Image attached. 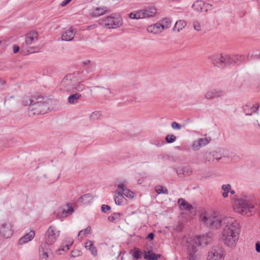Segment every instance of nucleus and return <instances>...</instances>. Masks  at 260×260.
Returning a JSON list of instances; mask_svg holds the SVG:
<instances>
[{
    "label": "nucleus",
    "mask_w": 260,
    "mask_h": 260,
    "mask_svg": "<svg viewBox=\"0 0 260 260\" xmlns=\"http://www.w3.org/2000/svg\"><path fill=\"white\" fill-rule=\"evenodd\" d=\"M199 220L212 229H218L223 226L221 239L224 244L230 248L236 246L240 233V226L239 222L235 218L229 216L221 219L217 217L216 213L209 215L204 212L201 214Z\"/></svg>",
    "instance_id": "f257e3e1"
},
{
    "label": "nucleus",
    "mask_w": 260,
    "mask_h": 260,
    "mask_svg": "<svg viewBox=\"0 0 260 260\" xmlns=\"http://www.w3.org/2000/svg\"><path fill=\"white\" fill-rule=\"evenodd\" d=\"M233 206V209L236 212L247 217L254 215L256 210L252 202L246 198L235 200Z\"/></svg>",
    "instance_id": "f03ea898"
},
{
    "label": "nucleus",
    "mask_w": 260,
    "mask_h": 260,
    "mask_svg": "<svg viewBox=\"0 0 260 260\" xmlns=\"http://www.w3.org/2000/svg\"><path fill=\"white\" fill-rule=\"evenodd\" d=\"M44 98L39 96L37 98L34 97L28 99L27 101H24L23 104L25 105L29 104L28 109L29 115L44 114L47 112L49 109L48 104L43 101Z\"/></svg>",
    "instance_id": "7ed1b4c3"
},
{
    "label": "nucleus",
    "mask_w": 260,
    "mask_h": 260,
    "mask_svg": "<svg viewBox=\"0 0 260 260\" xmlns=\"http://www.w3.org/2000/svg\"><path fill=\"white\" fill-rule=\"evenodd\" d=\"M208 60L218 68H223L228 66L236 63L237 58L223 53H214L208 56Z\"/></svg>",
    "instance_id": "20e7f679"
},
{
    "label": "nucleus",
    "mask_w": 260,
    "mask_h": 260,
    "mask_svg": "<svg viewBox=\"0 0 260 260\" xmlns=\"http://www.w3.org/2000/svg\"><path fill=\"white\" fill-rule=\"evenodd\" d=\"M198 241V239L194 238L188 241L187 253L188 260H196L198 257V251L200 247Z\"/></svg>",
    "instance_id": "39448f33"
},
{
    "label": "nucleus",
    "mask_w": 260,
    "mask_h": 260,
    "mask_svg": "<svg viewBox=\"0 0 260 260\" xmlns=\"http://www.w3.org/2000/svg\"><path fill=\"white\" fill-rule=\"evenodd\" d=\"M100 24L108 28H116L122 25V18L120 16H109L105 19L100 20Z\"/></svg>",
    "instance_id": "423d86ee"
},
{
    "label": "nucleus",
    "mask_w": 260,
    "mask_h": 260,
    "mask_svg": "<svg viewBox=\"0 0 260 260\" xmlns=\"http://www.w3.org/2000/svg\"><path fill=\"white\" fill-rule=\"evenodd\" d=\"M77 73L70 74L65 76L62 80L60 86L64 91H72L73 87L77 82Z\"/></svg>",
    "instance_id": "0eeeda50"
},
{
    "label": "nucleus",
    "mask_w": 260,
    "mask_h": 260,
    "mask_svg": "<svg viewBox=\"0 0 260 260\" xmlns=\"http://www.w3.org/2000/svg\"><path fill=\"white\" fill-rule=\"evenodd\" d=\"M156 13V10L155 8L152 7L132 12L129 14V17L131 19H142L153 17Z\"/></svg>",
    "instance_id": "6e6552de"
},
{
    "label": "nucleus",
    "mask_w": 260,
    "mask_h": 260,
    "mask_svg": "<svg viewBox=\"0 0 260 260\" xmlns=\"http://www.w3.org/2000/svg\"><path fill=\"white\" fill-rule=\"evenodd\" d=\"M60 232L55 226H50L46 232L45 235V243L49 246L53 244L57 240L59 236Z\"/></svg>",
    "instance_id": "1a4fd4ad"
},
{
    "label": "nucleus",
    "mask_w": 260,
    "mask_h": 260,
    "mask_svg": "<svg viewBox=\"0 0 260 260\" xmlns=\"http://www.w3.org/2000/svg\"><path fill=\"white\" fill-rule=\"evenodd\" d=\"M224 251L220 245L212 247L208 254L209 260H224Z\"/></svg>",
    "instance_id": "9d476101"
},
{
    "label": "nucleus",
    "mask_w": 260,
    "mask_h": 260,
    "mask_svg": "<svg viewBox=\"0 0 260 260\" xmlns=\"http://www.w3.org/2000/svg\"><path fill=\"white\" fill-rule=\"evenodd\" d=\"M87 72L85 71L78 72L77 73V83H75L72 92H81L84 90L85 86L81 83L89 78V77H86L85 74Z\"/></svg>",
    "instance_id": "9b49d317"
},
{
    "label": "nucleus",
    "mask_w": 260,
    "mask_h": 260,
    "mask_svg": "<svg viewBox=\"0 0 260 260\" xmlns=\"http://www.w3.org/2000/svg\"><path fill=\"white\" fill-rule=\"evenodd\" d=\"M53 253L46 244H42L39 248L40 260H52Z\"/></svg>",
    "instance_id": "f8f14e48"
},
{
    "label": "nucleus",
    "mask_w": 260,
    "mask_h": 260,
    "mask_svg": "<svg viewBox=\"0 0 260 260\" xmlns=\"http://www.w3.org/2000/svg\"><path fill=\"white\" fill-rule=\"evenodd\" d=\"M224 94V91L219 89H211L208 90L204 94V98L206 100H210L214 99H218L222 97Z\"/></svg>",
    "instance_id": "ddd939ff"
},
{
    "label": "nucleus",
    "mask_w": 260,
    "mask_h": 260,
    "mask_svg": "<svg viewBox=\"0 0 260 260\" xmlns=\"http://www.w3.org/2000/svg\"><path fill=\"white\" fill-rule=\"evenodd\" d=\"M210 138H200L193 142L191 148L193 151H197L201 147L207 145L211 141Z\"/></svg>",
    "instance_id": "4468645a"
},
{
    "label": "nucleus",
    "mask_w": 260,
    "mask_h": 260,
    "mask_svg": "<svg viewBox=\"0 0 260 260\" xmlns=\"http://www.w3.org/2000/svg\"><path fill=\"white\" fill-rule=\"evenodd\" d=\"M0 235L5 238H9L12 236V225L10 223L5 222L2 224Z\"/></svg>",
    "instance_id": "2eb2a0df"
},
{
    "label": "nucleus",
    "mask_w": 260,
    "mask_h": 260,
    "mask_svg": "<svg viewBox=\"0 0 260 260\" xmlns=\"http://www.w3.org/2000/svg\"><path fill=\"white\" fill-rule=\"evenodd\" d=\"M126 181H124L118 185V191L120 190L122 193V195H124L127 198H133L134 197V193L126 188Z\"/></svg>",
    "instance_id": "dca6fc26"
},
{
    "label": "nucleus",
    "mask_w": 260,
    "mask_h": 260,
    "mask_svg": "<svg viewBox=\"0 0 260 260\" xmlns=\"http://www.w3.org/2000/svg\"><path fill=\"white\" fill-rule=\"evenodd\" d=\"M76 33V30L72 27H70L65 30L63 32L61 36V39L62 41H72L74 39Z\"/></svg>",
    "instance_id": "f3484780"
},
{
    "label": "nucleus",
    "mask_w": 260,
    "mask_h": 260,
    "mask_svg": "<svg viewBox=\"0 0 260 260\" xmlns=\"http://www.w3.org/2000/svg\"><path fill=\"white\" fill-rule=\"evenodd\" d=\"M167 25L162 26L160 23H157L149 26L147 29L149 32L156 34L161 32L164 29L167 28Z\"/></svg>",
    "instance_id": "a211bd4d"
},
{
    "label": "nucleus",
    "mask_w": 260,
    "mask_h": 260,
    "mask_svg": "<svg viewBox=\"0 0 260 260\" xmlns=\"http://www.w3.org/2000/svg\"><path fill=\"white\" fill-rule=\"evenodd\" d=\"M205 6L206 11L207 12L208 9L212 7V5L210 4L205 5L202 1H197L192 5V7L195 11H202L203 6Z\"/></svg>",
    "instance_id": "6ab92c4d"
},
{
    "label": "nucleus",
    "mask_w": 260,
    "mask_h": 260,
    "mask_svg": "<svg viewBox=\"0 0 260 260\" xmlns=\"http://www.w3.org/2000/svg\"><path fill=\"white\" fill-rule=\"evenodd\" d=\"M109 12L110 10L106 7H98L92 11L91 15L92 17H99Z\"/></svg>",
    "instance_id": "aec40b11"
},
{
    "label": "nucleus",
    "mask_w": 260,
    "mask_h": 260,
    "mask_svg": "<svg viewBox=\"0 0 260 260\" xmlns=\"http://www.w3.org/2000/svg\"><path fill=\"white\" fill-rule=\"evenodd\" d=\"M35 237V232L31 231L29 233L26 234L22 237H21L19 241V245H23L25 243L31 241Z\"/></svg>",
    "instance_id": "412c9836"
},
{
    "label": "nucleus",
    "mask_w": 260,
    "mask_h": 260,
    "mask_svg": "<svg viewBox=\"0 0 260 260\" xmlns=\"http://www.w3.org/2000/svg\"><path fill=\"white\" fill-rule=\"evenodd\" d=\"M38 32L34 31L28 33L25 37V43L26 45H30L33 42L38 40Z\"/></svg>",
    "instance_id": "4be33fe9"
},
{
    "label": "nucleus",
    "mask_w": 260,
    "mask_h": 260,
    "mask_svg": "<svg viewBox=\"0 0 260 260\" xmlns=\"http://www.w3.org/2000/svg\"><path fill=\"white\" fill-rule=\"evenodd\" d=\"M85 248L88 250L91 254L94 256L98 255V250L95 246H94L93 242L90 240H87L85 243Z\"/></svg>",
    "instance_id": "5701e85b"
},
{
    "label": "nucleus",
    "mask_w": 260,
    "mask_h": 260,
    "mask_svg": "<svg viewBox=\"0 0 260 260\" xmlns=\"http://www.w3.org/2000/svg\"><path fill=\"white\" fill-rule=\"evenodd\" d=\"M194 238L198 239V243L201 245H206L211 241V238L208 234L203 235L199 237H196Z\"/></svg>",
    "instance_id": "b1692460"
},
{
    "label": "nucleus",
    "mask_w": 260,
    "mask_h": 260,
    "mask_svg": "<svg viewBox=\"0 0 260 260\" xmlns=\"http://www.w3.org/2000/svg\"><path fill=\"white\" fill-rule=\"evenodd\" d=\"M81 94L79 93H75L70 95L68 99V102L70 104H76L78 103L79 100L81 99Z\"/></svg>",
    "instance_id": "393cba45"
},
{
    "label": "nucleus",
    "mask_w": 260,
    "mask_h": 260,
    "mask_svg": "<svg viewBox=\"0 0 260 260\" xmlns=\"http://www.w3.org/2000/svg\"><path fill=\"white\" fill-rule=\"evenodd\" d=\"M124 198L122 195V193L119 190L118 191V188L116 191L115 196V202L116 205H120L123 202Z\"/></svg>",
    "instance_id": "a878e982"
},
{
    "label": "nucleus",
    "mask_w": 260,
    "mask_h": 260,
    "mask_svg": "<svg viewBox=\"0 0 260 260\" xmlns=\"http://www.w3.org/2000/svg\"><path fill=\"white\" fill-rule=\"evenodd\" d=\"M92 199V195L90 193H86L80 197V198L78 199V202L87 204L90 203Z\"/></svg>",
    "instance_id": "bb28decb"
},
{
    "label": "nucleus",
    "mask_w": 260,
    "mask_h": 260,
    "mask_svg": "<svg viewBox=\"0 0 260 260\" xmlns=\"http://www.w3.org/2000/svg\"><path fill=\"white\" fill-rule=\"evenodd\" d=\"M102 114L101 111H94L90 114L89 120L92 121L99 120L102 119Z\"/></svg>",
    "instance_id": "cd10ccee"
},
{
    "label": "nucleus",
    "mask_w": 260,
    "mask_h": 260,
    "mask_svg": "<svg viewBox=\"0 0 260 260\" xmlns=\"http://www.w3.org/2000/svg\"><path fill=\"white\" fill-rule=\"evenodd\" d=\"M258 106L257 107H250L248 105H245L243 108V110L247 115H251L253 113L255 112L258 110Z\"/></svg>",
    "instance_id": "c85d7f7f"
},
{
    "label": "nucleus",
    "mask_w": 260,
    "mask_h": 260,
    "mask_svg": "<svg viewBox=\"0 0 260 260\" xmlns=\"http://www.w3.org/2000/svg\"><path fill=\"white\" fill-rule=\"evenodd\" d=\"M186 25V23L184 20H179L176 22L173 29H176L177 31L179 32L184 28Z\"/></svg>",
    "instance_id": "c756f323"
},
{
    "label": "nucleus",
    "mask_w": 260,
    "mask_h": 260,
    "mask_svg": "<svg viewBox=\"0 0 260 260\" xmlns=\"http://www.w3.org/2000/svg\"><path fill=\"white\" fill-rule=\"evenodd\" d=\"M121 215L122 214L120 213H114L109 216L108 219L111 222L116 223L120 220Z\"/></svg>",
    "instance_id": "7c9ffc66"
},
{
    "label": "nucleus",
    "mask_w": 260,
    "mask_h": 260,
    "mask_svg": "<svg viewBox=\"0 0 260 260\" xmlns=\"http://www.w3.org/2000/svg\"><path fill=\"white\" fill-rule=\"evenodd\" d=\"M191 168L188 166H185L181 168L180 170H179L178 173L179 174H182L185 176H189L191 173Z\"/></svg>",
    "instance_id": "2f4dec72"
},
{
    "label": "nucleus",
    "mask_w": 260,
    "mask_h": 260,
    "mask_svg": "<svg viewBox=\"0 0 260 260\" xmlns=\"http://www.w3.org/2000/svg\"><path fill=\"white\" fill-rule=\"evenodd\" d=\"M67 209L64 208L62 213V216H67L68 215L71 214L74 212V209L70 204L66 205Z\"/></svg>",
    "instance_id": "473e14b6"
},
{
    "label": "nucleus",
    "mask_w": 260,
    "mask_h": 260,
    "mask_svg": "<svg viewBox=\"0 0 260 260\" xmlns=\"http://www.w3.org/2000/svg\"><path fill=\"white\" fill-rule=\"evenodd\" d=\"M160 256L159 254H156L149 251L148 254L145 255L144 257L148 260H157Z\"/></svg>",
    "instance_id": "72a5a7b5"
},
{
    "label": "nucleus",
    "mask_w": 260,
    "mask_h": 260,
    "mask_svg": "<svg viewBox=\"0 0 260 260\" xmlns=\"http://www.w3.org/2000/svg\"><path fill=\"white\" fill-rule=\"evenodd\" d=\"M155 190L158 194H168V191L166 187L161 185H157L155 187Z\"/></svg>",
    "instance_id": "f704fd0d"
},
{
    "label": "nucleus",
    "mask_w": 260,
    "mask_h": 260,
    "mask_svg": "<svg viewBox=\"0 0 260 260\" xmlns=\"http://www.w3.org/2000/svg\"><path fill=\"white\" fill-rule=\"evenodd\" d=\"M231 185L230 184L222 185L221 186L222 190L223 192L222 193L224 198L228 197V193L231 191Z\"/></svg>",
    "instance_id": "c9c22d12"
},
{
    "label": "nucleus",
    "mask_w": 260,
    "mask_h": 260,
    "mask_svg": "<svg viewBox=\"0 0 260 260\" xmlns=\"http://www.w3.org/2000/svg\"><path fill=\"white\" fill-rule=\"evenodd\" d=\"M178 203L181 206L183 207V209L186 210H190L192 208V206L190 204L182 199L178 200Z\"/></svg>",
    "instance_id": "e433bc0d"
},
{
    "label": "nucleus",
    "mask_w": 260,
    "mask_h": 260,
    "mask_svg": "<svg viewBox=\"0 0 260 260\" xmlns=\"http://www.w3.org/2000/svg\"><path fill=\"white\" fill-rule=\"evenodd\" d=\"M91 232V228L90 226H88L84 230L80 231L79 232L78 236V237H79L82 235L85 236L86 235L90 234Z\"/></svg>",
    "instance_id": "4c0bfd02"
},
{
    "label": "nucleus",
    "mask_w": 260,
    "mask_h": 260,
    "mask_svg": "<svg viewBox=\"0 0 260 260\" xmlns=\"http://www.w3.org/2000/svg\"><path fill=\"white\" fill-rule=\"evenodd\" d=\"M132 254L134 257L136 259L141 258L142 255V252L138 249H135L132 251Z\"/></svg>",
    "instance_id": "58836bf2"
},
{
    "label": "nucleus",
    "mask_w": 260,
    "mask_h": 260,
    "mask_svg": "<svg viewBox=\"0 0 260 260\" xmlns=\"http://www.w3.org/2000/svg\"><path fill=\"white\" fill-rule=\"evenodd\" d=\"M176 139V137L173 135H167L166 137V141L169 143L175 142Z\"/></svg>",
    "instance_id": "ea45409f"
},
{
    "label": "nucleus",
    "mask_w": 260,
    "mask_h": 260,
    "mask_svg": "<svg viewBox=\"0 0 260 260\" xmlns=\"http://www.w3.org/2000/svg\"><path fill=\"white\" fill-rule=\"evenodd\" d=\"M171 21L169 18H165L162 21L161 23H160L162 26L167 25V28L170 27L171 25Z\"/></svg>",
    "instance_id": "a19ab883"
},
{
    "label": "nucleus",
    "mask_w": 260,
    "mask_h": 260,
    "mask_svg": "<svg viewBox=\"0 0 260 260\" xmlns=\"http://www.w3.org/2000/svg\"><path fill=\"white\" fill-rule=\"evenodd\" d=\"M193 26L194 29L198 31H200L201 29V24L200 22L197 21H195L193 22Z\"/></svg>",
    "instance_id": "79ce46f5"
},
{
    "label": "nucleus",
    "mask_w": 260,
    "mask_h": 260,
    "mask_svg": "<svg viewBox=\"0 0 260 260\" xmlns=\"http://www.w3.org/2000/svg\"><path fill=\"white\" fill-rule=\"evenodd\" d=\"M81 253H82V252L80 250H74L71 252V254L72 256L76 257V256H80L81 254Z\"/></svg>",
    "instance_id": "37998d69"
},
{
    "label": "nucleus",
    "mask_w": 260,
    "mask_h": 260,
    "mask_svg": "<svg viewBox=\"0 0 260 260\" xmlns=\"http://www.w3.org/2000/svg\"><path fill=\"white\" fill-rule=\"evenodd\" d=\"M171 126L173 129H180L181 128V126L180 124L176 122H173L171 124Z\"/></svg>",
    "instance_id": "c03bdc74"
},
{
    "label": "nucleus",
    "mask_w": 260,
    "mask_h": 260,
    "mask_svg": "<svg viewBox=\"0 0 260 260\" xmlns=\"http://www.w3.org/2000/svg\"><path fill=\"white\" fill-rule=\"evenodd\" d=\"M111 209V207L109 205H103L101 207L102 211L105 213L106 212V210H110Z\"/></svg>",
    "instance_id": "a18cd8bd"
},
{
    "label": "nucleus",
    "mask_w": 260,
    "mask_h": 260,
    "mask_svg": "<svg viewBox=\"0 0 260 260\" xmlns=\"http://www.w3.org/2000/svg\"><path fill=\"white\" fill-rule=\"evenodd\" d=\"M73 242L70 244H66L64 246H63L62 248H59L58 249L59 251L62 250V251H67L70 249V246L72 244Z\"/></svg>",
    "instance_id": "49530a36"
},
{
    "label": "nucleus",
    "mask_w": 260,
    "mask_h": 260,
    "mask_svg": "<svg viewBox=\"0 0 260 260\" xmlns=\"http://www.w3.org/2000/svg\"><path fill=\"white\" fill-rule=\"evenodd\" d=\"M19 50V47L17 45L13 46V51L14 53H17Z\"/></svg>",
    "instance_id": "de8ad7c7"
},
{
    "label": "nucleus",
    "mask_w": 260,
    "mask_h": 260,
    "mask_svg": "<svg viewBox=\"0 0 260 260\" xmlns=\"http://www.w3.org/2000/svg\"><path fill=\"white\" fill-rule=\"evenodd\" d=\"M255 250L257 252L260 253V242H257L256 243Z\"/></svg>",
    "instance_id": "09e8293b"
},
{
    "label": "nucleus",
    "mask_w": 260,
    "mask_h": 260,
    "mask_svg": "<svg viewBox=\"0 0 260 260\" xmlns=\"http://www.w3.org/2000/svg\"><path fill=\"white\" fill-rule=\"evenodd\" d=\"M72 0H65L64 1H63L61 4V6L62 7H64L66 6L67 5H68V4H69Z\"/></svg>",
    "instance_id": "8fccbe9b"
},
{
    "label": "nucleus",
    "mask_w": 260,
    "mask_h": 260,
    "mask_svg": "<svg viewBox=\"0 0 260 260\" xmlns=\"http://www.w3.org/2000/svg\"><path fill=\"white\" fill-rule=\"evenodd\" d=\"M103 92L105 95L111 93V91L109 88H103Z\"/></svg>",
    "instance_id": "3c124183"
},
{
    "label": "nucleus",
    "mask_w": 260,
    "mask_h": 260,
    "mask_svg": "<svg viewBox=\"0 0 260 260\" xmlns=\"http://www.w3.org/2000/svg\"><path fill=\"white\" fill-rule=\"evenodd\" d=\"M154 237V235L152 233L149 234V235L147 236V238L149 239L150 240H153Z\"/></svg>",
    "instance_id": "603ef678"
},
{
    "label": "nucleus",
    "mask_w": 260,
    "mask_h": 260,
    "mask_svg": "<svg viewBox=\"0 0 260 260\" xmlns=\"http://www.w3.org/2000/svg\"><path fill=\"white\" fill-rule=\"evenodd\" d=\"M96 27V24H93V25H92L87 26V28L88 29H90L94 28Z\"/></svg>",
    "instance_id": "864d4df0"
},
{
    "label": "nucleus",
    "mask_w": 260,
    "mask_h": 260,
    "mask_svg": "<svg viewBox=\"0 0 260 260\" xmlns=\"http://www.w3.org/2000/svg\"><path fill=\"white\" fill-rule=\"evenodd\" d=\"M6 83L5 81L2 80L0 79V88L2 87V86Z\"/></svg>",
    "instance_id": "5fc2aeb1"
},
{
    "label": "nucleus",
    "mask_w": 260,
    "mask_h": 260,
    "mask_svg": "<svg viewBox=\"0 0 260 260\" xmlns=\"http://www.w3.org/2000/svg\"><path fill=\"white\" fill-rule=\"evenodd\" d=\"M89 63H90V60H86V61L83 62V64L84 66H86V65L88 64Z\"/></svg>",
    "instance_id": "6e6d98bb"
},
{
    "label": "nucleus",
    "mask_w": 260,
    "mask_h": 260,
    "mask_svg": "<svg viewBox=\"0 0 260 260\" xmlns=\"http://www.w3.org/2000/svg\"><path fill=\"white\" fill-rule=\"evenodd\" d=\"M230 192L231 193V194H235V191L234 190H232L231 189V191H230Z\"/></svg>",
    "instance_id": "4d7b16f0"
},
{
    "label": "nucleus",
    "mask_w": 260,
    "mask_h": 260,
    "mask_svg": "<svg viewBox=\"0 0 260 260\" xmlns=\"http://www.w3.org/2000/svg\"><path fill=\"white\" fill-rule=\"evenodd\" d=\"M142 181L141 180H138V183L139 184H141L142 183Z\"/></svg>",
    "instance_id": "13d9d810"
},
{
    "label": "nucleus",
    "mask_w": 260,
    "mask_h": 260,
    "mask_svg": "<svg viewBox=\"0 0 260 260\" xmlns=\"http://www.w3.org/2000/svg\"><path fill=\"white\" fill-rule=\"evenodd\" d=\"M221 158H222L221 157H217V158H216V159L217 160H219V159H220Z\"/></svg>",
    "instance_id": "bf43d9fd"
}]
</instances>
